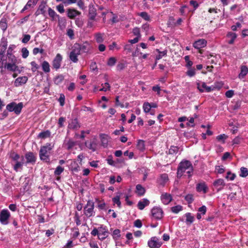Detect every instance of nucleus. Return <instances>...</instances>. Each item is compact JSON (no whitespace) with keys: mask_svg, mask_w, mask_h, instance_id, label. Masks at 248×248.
I'll return each instance as SVG.
<instances>
[{"mask_svg":"<svg viewBox=\"0 0 248 248\" xmlns=\"http://www.w3.org/2000/svg\"><path fill=\"white\" fill-rule=\"evenodd\" d=\"M149 203L150 202L148 199H143L142 200L138 202L137 206L140 210H142L145 208V206L148 205Z\"/></svg>","mask_w":248,"mask_h":248,"instance_id":"24","label":"nucleus"},{"mask_svg":"<svg viewBox=\"0 0 248 248\" xmlns=\"http://www.w3.org/2000/svg\"><path fill=\"white\" fill-rule=\"evenodd\" d=\"M79 127V125L77 119L73 120L72 122L69 124L68 127L70 129H77Z\"/></svg>","mask_w":248,"mask_h":248,"instance_id":"37","label":"nucleus"},{"mask_svg":"<svg viewBox=\"0 0 248 248\" xmlns=\"http://www.w3.org/2000/svg\"><path fill=\"white\" fill-rule=\"evenodd\" d=\"M94 202L91 201H88L87 204L83 208V214L86 218H90L95 216V212L94 210Z\"/></svg>","mask_w":248,"mask_h":248,"instance_id":"4","label":"nucleus"},{"mask_svg":"<svg viewBox=\"0 0 248 248\" xmlns=\"http://www.w3.org/2000/svg\"><path fill=\"white\" fill-rule=\"evenodd\" d=\"M218 83H215L214 86H208L204 82H198L197 83V88L199 90V91L201 93H203L204 91L206 92H210L212 91H213L216 88L220 89L222 85H219Z\"/></svg>","mask_w":248,"mask_h":248,"instance_id":"5","label":"nucleus"},{"mask_svg":"<svg viewBox=\"0 0 248 248\" xmlns=\"http://www.w3.org/2000/svg\"><path fill=\"white\" fill-rule=\"evenodd\" d=\"M100 137L102 143V145L104 147H107L108 142V136L105 134H101L100 135Z\"/></svg>","mask_w":248,"mask_h":248,"instance_id":"26","label":"nucleus"},{"mask_svg":"<svg viewBox=\"0 0 248 248\" xmlns=\"http://www.w3.org/2000/svg\"><path fill=\"white\" fill-rule=\"evenodd\" d=\"M11 217L10 212L7 209H4L0 212V222L2 225H6L9 223V219Z\"/></svg>","mask_w":248,"mask_h":248,"instance_id":"6","label":"nucleus"},{"mask_svg":"<svg viewBox=\"0 0 248 248\" xmlns=\"http://www.w3.org/2000/svg\"><path fill=\"white\" fill-rule=\"evenodd\" d=\"M37 0H29L25 6L28 9L32 6L35 5L37 3Z\"/></svg>","mask_w":248,"mask_h":248,"instance_id":"51","label":"nucleus"},{"mask_svg":"<svg viewBox=\"0 0 248 248\" xmlns=\"http://www.w3.org/2000/svg\"><path fill=\"white\" fill-rule=\"evenodd\" d=\"M196 189L198 192H203L204 193H206L207 191V187L205 183H201L197 185Z\"/></svg>","mask_w":248,"mask_h":248,"instance_id":"25","label":"nucleus"},{"mask_svg":"<svg viewBox=\"0 0 248 248\" xmlns=\"http://www.w3.org/2000/svg\"><path fill=\"white\" fill-rule=\"evenodd\" d=\"M64 79V77L62 75H60L55 78L54 82L55 84L59 85L62 82Z\"/></svg>","mask_w":248,"mask_h":248,"instance_id":"42","label":"nucleus"},{"mask_svg":"<svg viewBox=\"0 0 248 248\" xmlns=\"http://www.w3.org/2000/svg\"><path fill=\"white\" fill-rule=\"evenodd\" d=\"M25 158L26 159V161L25 162V163L26 164L29 163L33 164L35 163L36 157L32 152L27 153L24 156V158Z\"/></svg>","mask_w":248,"mask_h":248,"instance_id":"14","label":"nucleus"},{"mask_svg":"<svg viewBox=\"0 0 248 248\" xmlns=\"http://www.w3.org/2000/svg\"><path fill=\"white\" fill-rule=\"evenodd\" d=\"M227 37L230 39L228 41V44H233L234 43V40L237 37V35L235 33L230 31L227 33Z\"/></svg>","mask_w":248,"mask_h":248,"instance_id":"30","label":"nucleus"},{"mask_svg":"<svg viewBox=\"0 0 248 248\" xmlns=\"http://www.w3.org/2000/svg\"><path fill=\"white\" fill-rule=\"evenodd\" d=\"M192 166V164L189 161L185 160L184 161H182L180 163L178 168L185 172L186 170L190 169Z\"/></svg>","mask_w":248,"mask_h":248,"instance_id":"15","label":"nucleus"},{"mask_svg":"<svg viewBox=\"0 0 248 248\" xmlns=\"http://www.w3.org/2000/svg\"><path fill=\"white\" fill-rule=\"evenodd\" d=\"M10 157L15 162L13 165L14 170L16 172L21 170L23 165L25 164L24 156L13 152L11 154Z\"/></svg>","mask_w":248,"mask_h":248,"instance_id":"2","label":"nucleus"},{"mask_svg":"<svg viewBox=\"0 0 248 248\" xmlns=\"http://www.w3.org/2000/svg\"><path fill=\"white\" fill-rule=\"evenodd\" d=\"M74 45L75 46H76L79 49L80 53H87L90 50V45L87 42L84 43L82 44L75 43Z\"/></svg>","mask_w":248,"mask_h":248,"instance_id":"11","label":"nucleus"},{"mask_svg":"<svg viewBox=\"0 0 248 248\" xmlns=\"http://www.w3.org/2000/svg\"><path fill=\"white\" fill-rule=\"evenodd\" d=\"M48 15L53 19H55L56 17H59V15L56 14L54 10L52 9L51 8H48Z\"/></svg>","mask_w":248,"mask_h":248,"instance_id":"38","label":"nucleus"},{"mask_svg":"<svg viewBox=\"0 0 248 248\" xmlns=\"http://www.w3.org/2000/svg\"><path fill=\"white\" fill-rule=\"evenodd\" d=\"M97 207L98 208L100 211L102 213L104 212L106 214L107 213L108 206L103 200H97Z\"/></svg>","mask_w":248,"mask_h":248,"instance_id":"17","label":"nucleus"},{"mask_svg":"<svg viewBox=\"0 0 248 248\" xmlns=\"http://www.w3.org/2000/svg\"><path fill=\"white\" fill-rule=\"evenodd\" d=\"M161 200L164 204H168L172 200V197L170 194L164 193L161 195Z\"/></svg>","mask_w":248,"mask_h":248,"instance_id":"18","label":"nucleus"},{"mask_svg":"<svg viewBox=\"0 0 248 248\" xmlns=\"http://www.w3.org/2000/svg\"><path fill=\"white\" fill-rule=\"evenodd\" d=\"M163 217V211L159 207L155 206L151 210V217L156 220H160Z\"/></svg>","mask_w":248,"mask_h":248,"instance_id":"7","label":"nucleus"},{"mask_svg":"<svg viewBox=\"0 0 248 248\" xmlns=\"http://www.w3.org/2000/svg\"><path fill=\"white\" fill-rule=\"evenodd\" d=\"M136 193L140 196H143L145 193V189L140 184L136 186Z\"/></svg>","mask_w":248,"mask_h":248,"instance_id":"31","label":"nucleus"},{"mask_svg":"<svg viewBox=\"0 0 248 248\" xmlns=\"http://www.w3.org/2000/svg\"><path fill=\"white\" fill-rule=\"evenodd\" d=\"M99 231V239L104 240L107 238L108 235V232L107 226L103 225H101L98 227Z\"/></svg>","mask_w":248,"mask_h":248,"instance_id":"10","label":"nucleus"},{"mask_svg":"<svg viewBox=\"0 0 248 248\" xmlns=\"http://www.w3.org/2000/svg\"><path fill=\"white\" fill-rule=\"evenodd\" d=\"M76 143L77 142L71 139H69L68 140H65L63 143V146L68 150H70L76 145Z\"/></svg>","mask_w":248,"mask_h":248,"instance_id":"16","label":"nucleus"},{"mask_svg":"<svg viewBox=\"0 0 248 248\" xmlns=\"http://www.w3.org/2000/svg\"><path fill=\"white\" fill-rule=\"evenodd\" d=\"M8 45V42L7 40L4 38H2L0 41V46L1 47V49L4 50V51H5L6 47Z\"/></svg>","mask_w":248,"mask_h":248,"instance_id":"39","label":"nucleus"},{"mask_svg":"<svg viewBox=\"0 0 248 248\" xmlns=\"http://www.w3.org/2000/svg\"><path fill=\"white\" fill-rule=\"evenodd\" d=\"M185 216L186 217V222L187 224H192L194 220V217L192 216L191 214L190 213H187L185 214Z\"/></svg>","mask_w":248,"mask_h":248,"instance_id":"34","label":"nucleus"},{"mask_svg":"<svg viewBox=\"0 0 248 248\" xmlns=\"http://www.w3.org/2000/svg\"><path fill=\"white\" fill-rule=\"evenodd\" d=\"M23 107V104L22 102H20L18 104L15 102H12L6 106V110L9 112H14L16 115H19L22 110Z\"/></svg>","mask_w":248,"mask_h":248,"instance_id":"3","label":"nucleus"},{"mask_svg":"<svg viewBox=\"0 0 248 248\" xmlns=\"http://www.w3.org/2000/svg\"><path fill=\"white\" fill-rule=\"evenodd\" d=\"M28 80V78L26 76L17 78L15 81V85L16 87L25 84Z\"/></svg>","mask_w":248,"mask_h":248,"instance_id":"21","label":"nucleus"},{"mask_svg":"<svg viewBox=\"0 0 248 248\" xmlns=\"http://www.w3.org/2000/svg\"><path fill=\"white\" fill-rule=\"evenodd\" d=\"M122 194L121 193L118 192L117 193L116 195L112 199L113 202L114 204H116L119 207H121V203L120 199Z\"/></svg>","mask_w":248,"mask_h":248,"instance_id":"33","label":"nucleus"},{"mask_svg":"<svg viewBox=\"0 0 248 248\" xmlns=\"http://www.w3.org/2000/svg\"><path fill=\"white\" fill-rule=\"evenodd\" d=\"M85 145L88 149L94 152L98 149L100 145L97 140L96 138H93L90 140L86 141Z\"/></svg>","mask_w":248,"mask_h":248,"instance_id":"9","label":"nucleus"},{"mask_svg":"<svg viewBox=\"0 0 248 248\" xmlns=\"http://www.w3.org/2000/svg\"><path fill=\"white\" fill-rule=\"evenodd\" d=\"M186 75L190 77L194 76L195 75V69L192 68H188V70L186 72Z\"/></svg>","mask_w":248,"mask_h":248,"instance_id":"54","label":"nucleus"},{"mask_svg":"<svg viewBox=\"0 0 248 248\" xmlns=\"http://www.w3.org/2000/svg\"><path fill=\"white\" fill-rule=\"evenodd\" d=\"M66 121V119L64 117H61L59 119L58 122V125L59 128L62 127L64 126V123Z\"/></svg>","mask_w":248,"mask_h":248,"instance_id":"49","label":"nucleus"},{"mask_svg":"<svg viewBox=\"0 0 248 248\" xmlns=\"http://www.w3.org/2000/svg\"><path fill=\"white\" fill-rule=\"evenodd\" d=\"M22 57L24 59L27 58L29 54V51L26 47H23L21 49Z\"/></svg>","mask_w":248,"mask_h":248,"instance_id":"46","label":"nucleus"},{"mask_svg":"<svg viewBox=\"0 0 248 248\" xmlns=\"http://www.w3.org/2000/svg\"><path fill=\"white\" fill-rule=\"evenodd\" d=\"M133 33L135 35L137 36V37L140 38L141 36L140 30L139 28H134L133 30Z\"/></svg>","mask_w":248,"mask_h":248,"instance_id":"57","label":"nucleus"},{"mask_svg":"<svg viewBox=\"0 0 248 248\" xmlns=\"http://www.w3.org/2000/svg\"><path fill=\"white\" fill-rule=\"evenodd\" d=\"M143 109L145 113H148L151 110L150 103L148 102H145L143 105Z\"/></svg>","mask_w":248,"mask_h":248,"instance_id":"44","label":"nucleus"},{"mask_svg":"<svg viewBox=\"0 0 248 248\" xmlns=\"http://www.w3.org/2000/svg\"><path fill=\"white\" fill-rule=\"evenodd\" d=\"M227 138V136L225 134H221L217 137V140L218 141H222L224 142Z\"/></svg>","mask_w":248,"mask_h":248,"instance_id":"63","label":"nucleus"},{"mask_svg":"<svg viewBox=\"0 0 248 248\" xmlns=\"http://www.w3.org/2000/svg\"><path fill=\"white\" fill-rule=\"evenodd\" d=\"M50 136L51 132L48 130L41 132L38 135V138L42 139H45L46 138H49Z\"/></svg>","mask_w":248,"mask_h":248,"instance_id":"32","label":"nucleus"},{"mask_svg":"<svg viewBox=\"0 0 248 248\" xmlns=\"http://www.w3.org/2000/svg\"><path fill=\"white\" fill-rule=\"evenodd\" d=\"M248 175V170L247 168L241 167L240 169V173L239 176L242 177H246Z\"/></svg>","mask_w":248,"mask_h":248,"instance_id":"40","label":"nucleus"},{"mask_svg":"<svg viewBox=\"0 0 248 248\" xmlns=\"http://www.w3.org/2000/svg\"><path fill=\"white\" fill-rule=\"evenodd\" d=\"M138 15L141 16L146 21H149L150 20V17L146 12H142L138 14Z\"/></svg>","mask_w":248,"mask_h":248,"instance_id":"43","label":"nucleus"},{"mask_svg":"<svg viewBox=\"0 0 248 248\" xmlns=\"http://www.w3.org/2000/svg\"><path fill=\"white\" fill-rule=\"evenodd\" d=\"M161 244L162 243L156 237H152L148 242V246L151 248H159Z\"/></svg>","mask_w":248,"mask_h":248,"instance_id":"12","label":"nucleus"},{"mask_svg":"<svg viewBox=\"0 0 248 248\" xmlns=\"http://www.w3.org/2000/svg\"><path fill=\"white\" fill-rule=\"evenodd\" d=\"M76 46H75V45H73L72 47V50L69 55L70 60L74 63L78 62V56L80 54L79 49H78V48Z\"/></svg>","mask_w":248,"mask_h":248,"instance_id":"8","label":"nucleus"},{"mask_svg":"<svg viewBox=\"0 0 248 248\" xmlns=\"http://www.w3.org/2000/svg\"><path fill=\"white\" fill-rule=\"evenodd\" d=\"M179 148L177 146H171L169 150L170 154H176L178 152Z\"/></svg>","mask_w":248,"mask_h":248,"instance_id":"50","label":"nucleus"},{"mask_svg":"<svg viewBox=\"0 0 248 248\" xmlns=\"http://www.w3.org/2000/svg\"><path fill=\"white\" fill-rule=\"evenodd\" d=\"M57 11L60 13H63L64 12V6L63 4H60L56 6Z\"/></svg>","mask_w":248,"mask_h":248,"instance_id":"64","label":"nucleus"},{"mask_svg":"<svg viewBox=\"0 0 248 248\" xmlns=\"http://www.w3.org/2000/svg\"><path fill=\"white\" fill-rule=\"evenodd\" d=\"M235 177V175L234 173H232L231 172L228 171L226 178L230 180H233Z\"/></svg>","mask_w":248,"mask_h":248,"instance_id":"61","label":"nucleus"},{"mask_svg":"<svg viewBox=\"0 0 248 248\" xmlns=\"http://www.w3.org/2000/svg\"><path fill=\"white\" fill-rule=\"evenodd\" d=\"M54 147V145L51 143H46L45 145L41 147L39 151V157L41 160L45 162H49L50 160V151Z\"/></svg>","mask_w":248,"mask_h":248,"instance_id":"1","label":"nucleus"},{"mask_svg":"<svg viewBox=\"0 0 248 248\" xmlns=\"http://www.w3.org/2000/svg\"><path fill=\"white\" fill-rule=\"evenodd\" d=\"M169 180L168 174L163 173L160 175L158 182L160 185L164 186Z\"/></svg>","mask_w":248,"mask_h":248,"instance_id":"28","label":"nucleus"},{"mask_svg":"<svg viewBox=\"0 0 248 248\" xmlns=\"http://www.w3.org/2000/svg\"><path fill=\"white\" fill-rule=\"evenodd\" d=\"M111 14L112 16L111 21L112 23H116L119 21V19L118 18V16L113 14L112 12H111Z\"/></svg>","mask_w":248,"mask_h":248,"instance_id":"58","label":"nucleus"},{"mask_svg":"<svg viewBox=\"0 0 248 248\" xmlns=\"http://www.w3.org/2000/svg\"><path fill=\"white\" fill-rule=\"evenodd\" d=\"M31 39V35L29 34H24L23 35V38L22 39V42L23 43L26 44Z\"/></svg>","mask_w":248,"mask_h":248,"instance_id":"56","label":"nucleus"},{"mask_svg":"<svg viewBox=\"0 0 248 248\" xmlns=\"http://www.w3.org/2000/svg\"><path fill=\"white\" fill-rule=\"evenodd\" d=\"M58 101L59 102L61 106L62 107L64 106L65 103V96L63 94L61 93L60 94Z\"/></svg>","mask_w":248,"mask_h":248,"instance_id":"53","label":"nucleus"},{"mask_svg":"<svg viewBox=\"0 0 248 248\" xmlns=\"http://www.w3.org/2000/svg\"><path fill=\"white\" fill-rule=\"evenodd\" d=\"M42 67L44 72L48 73L50 72V65L47 62L44 61L42 63Z\"/></svg>","mask_w":248,"mask_h":248,"instance_id":"36","label":"nucleus"},{"mask_svg":"<svg viewBox=\"0 0 248 248\" xmlns=\"http://www.w3.org/2000/svg\"><path fill=\"white\" fill-rule=\"evenodd\" d=\"M213 185L214 186L217 188V191H219L223 189L225 185L224 181L222 179H218L214 181Z\"/></svg>","mask_w":248,"mask_h":248,"instance_id":"20","label":"nucleus"},{"mask_svg":"<svg viewBox=\"0 0 248 248\" xmlns=\"http://www.w3.org/2000/svg\"><path fill=\"white\" fill-rule=\"evenodd\" d=\"M216 170L219 174H222L224 172L225 169L223 166H217L215 168Z\"/></svg>","mask_w":248,"mask_h":248,"instance_id":"60","label":"nucleus"},{"mask_svg":"<svg viewBox=\"0 0 248 248\" xmlns=\"http://www.w3.org/2000/svg\"><path fill=\"white\" fill-rule=\"evenodd\" d=\"M155 51L158 53V55H157L155 57L156 61L159 60L162 57L167 56L168 52V50L167 49H164L163 51H161L159 49H156Z\"/></svg>","mask_w":248,"mask_h":248,"instance_id":"29","label":"nucleus"},{"mask_svg":"<svg viewBox=\"0 0 248 248\" xmlns=\"http://www.w3.org/2000/svg\"><path fill=\"white\" fill-rule=\"evenodd\" d=\"M80 12L74 9L69 8L67 9V16L71 19H73L78 16L80 15Z\"/></svg>","mask_w":248,"mask_h":248,"instance_id":"22","label":"nucleus"},{"mask_svg":"<svg viewBox=\"0 0 248 248\" xmlns=\"http://www.w3.org/2000/svg\"><path fill=\"white\" fill-rule=\"evenodd\" d=\"M120 230L119 229L114 230L112 234L113 238L115 240H118L120 237Z\"/></svg>","mask_w":248,"mask_h":248,"instance_id":"41","label":"nucleus"},{"mask_svg":"<svg viewBox=\"0 0 248 248\" xmlns=\"http://www.w3.org/2000/svg\"><path fill=\"white\" fill-rule=\"evenodd\" d=\"M206 41L204 39H199L196 41L193 44V46L197 49H200L203 48L206 45Z\"/></svg>","mask_w":248,"mask_h":248,"instance_id":"19","label":"nucleus"},{"mask_svg":"<svg viewBox=\"0 0 248 248\" xmlns=\"http://www.w3.org/2000/svg\"><path fill=\"white\" fill-rule=\"evenodd\" d=\"M95 38L96 41L98 43H102L103 41V35L100 33L96 34L95 36Z\"/></svg>","mask_w":248,"mask_h":248,"instance_id":"55","label":"nucleus"},{"mask_svg":"<svg viewBox=\"0 0 248 248\" xmlns=\"http://www.w3.org/2000/svg\"><path fill=\"white\" fill-rule=\"evenodd\" d=\"M16 62H5L4 67L6 68L8 70L15 72L16 70L17 66L16 65Z\"/></svg>","mask_w":248,"mask_h":248,"instance_id":"23","label":"nucleus"},{"mask_svg":"<svg viewBox=\"0 0 248 248\" xmlns=\"http://www.w3.org/2000/svg\"><path fill=\"white\" fill-rule=\"evenodd\" d=\"M0 28L3 31H5L7 28V20L5 18H2L0 21Z\"/></svg>","mask_w":248,"mask_h":248,"instance_id":"35","label":"nucleus"},{"mask_svg":"<svg viewBox=\"0 0 248 248\" xmlns=\"http://www.w3.org/2000/svg\"><path fill=\"white\" fill-rule=\"evenodd\" d=\"M185 200L188 202V203H191L193 202L194 199L192 194H188L185 196Z\"/></svg>","mask_w":248,"mask_h":248,"instance_id":"59","label":"nucleus"},{"mask_svg":"<svg viewBox=\"0 0 248 248\" xmlns=\"http://www.w3.org/2000/svg\"><path fill=\"white\" fill-rule=\"evenodd\" d=\"M29 16H30L29 15L26 16L24 17H23V18H22L21 20L18 21L17 22V25H20L23 24L24 23L26 22V21H27L29 19Z\"/></svg>","mask_w":248,"mask_h":248,"instance_id":"62","label":"nucleus"},{"mask_svg":"<svg viewBox=\"0 0 248 248\" xmlns=\"http://www.w3.org/2000/svg\"><path fill=\"white\" fill-rule=\"evenodd\" d=\"M248 73V68L246 65H242L240 67V73L238 75L239 78H243Z\"/></svg>","mask_w":248,"mask_h":248,"instance_id":"27","label":"nucleus"},{"mask_svg":"<svg viewBox=\"0 0 248 248\" xmlns=\"http://www.w3.org/2000/svg\"><path fill=\"white\" fill-rule=\"evenodd\" d=\"M62 59V56L60 54L58 53L56 55L52 62V65L54 68L57 70L60 68Z\"/></svg>","mask_w":248,"mask_h":248,"instance_id":"13","label":"nucleus"},{"mask_svg":"<svg viewBox=\"0 0 248 248\" xmlns=\"http://www.w3.org/2000/svg\"><path fill=\"white\" fill-rule=\"evenodd\" d=\"M5 52L4 50H0V63H2V64H4L6 62V59L4 56Z\"/></svg>","mask_w":248,"mask_h":248,"instance_id":"45","label":"nucleus"},{"mask_svg":"<svg viewBox=\"0 0 248 248\" xmlns=\"http://www.w3.org/2000/svg\"><path fill=\"white\" fill-rule=\"evenodd\" d=\"M31 71L32 72H35L39 68V66L34 61L31 62Z\"/></svg>","mask_w":248,"mask_h":248,"instance_id":"52","label":"nucleus"},{"mask_svg":"<svg viewBox=\"0 0 248 248\" xmlns=\"http://www.w3.org/2000/svg\"><path fill=\"white\" fill-rule=\"evenodd\" d=\"M64 171V168L60 166H58L54 171L55 175H60Z\"/></svg>","mask_w":248,"mask_h":248,"instance_id":"47","label":"nucleus"},{"mask_svg":"<svg viewBox=\"0 0 248 248\" xmlns=\"http://www.w3.org/2000/svg\"><path fill=\"white\" fill-rule=\"evenodd\" d=\"M171 210L173 213L177 214L182 210V206L179 205H176L171 207Z\"/></svg>","mask_w":248,"mask_h":248,"instance_id":"48","label":"nucleus"}]
</instances>
